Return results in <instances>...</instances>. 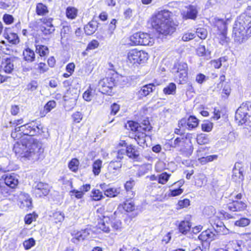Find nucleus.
I'll list each match as a JSON object with an SVG mask.
<instances>
[{
    "label": "nucleus",
    "mask_w": 251,
    "mask_h": 251,
    "mask_svg": "<svg viewBox=\"0 0 251 251\" xmlns=\"http://www.w3.org/2000/svg\"><path fill=\"white\" fill-rule=\"evenodd\" d=\"M44 127L36 119L16 127L11 133L15 141L13 151L21 158L29 159L40 150L38 142L33 138L39 136L44 132Z\"/></svg>",
    "instance_id": "f257e3e1"
},
{
    "label": "nucleus",
    "mask_w": 251,
    "mask_h": 251,
    "mask_svg": "<svg viewBox=\"0 0 251 251\" xmlns=\"http://www.w3.org/2000/svg\"><path fill=\"white\" fill-rule=\"evenodd\" d=\"M172 16L173 13L167 9L156 11L151 15L150 24L159 36H167L176 32L179 23L173 20Z\"/></svg>",
    "instance_id": "f03ea898"
},
{
    "label": "nucleus",
    "mask_w": 251,
    "mask_h": 251,
    "mask_svg": "<svg viewBox=\"0 0 251 251\" xmlns=\"http://www.w3.org/2000/svg\"><path fill=\"white\" fill-rule=\"evenodd\" d=\"M105 208L103 206L98 208L96 210L98 216V222L95 226L97 233L101 234H108L109 236L113 237L121 232L124 228L122 221L120 219L113 218L112 216H105L103 215Z\"/></svg>",
    "instance_id": "7ed1b4c3"
},
{
    "label": "nucleus",
    "mask_w": 251,
    "mask_h": 251,
    "mask_svg": "<svg viewBox=\"0 0 251 251\" xmlns=\"http://www.w3.org/2000/svg\"><path fill=\"white\" fill-rule=\"evenodd\" d=\"M124 127L132 135L131 138L133 139L139 146H142L146 143L147 133L152 129L148 117L143 120L141 123L132 120H128Z\"/></svg>",
    "instance_id": "20e7f679"
},
{
    "label": "nucleus",
    "mask_w": 251,
    "mask_h": 251,
    "mask_svg": "<svg viewBox=\"0 0 251 251\" xmlns=\"http://www.w3.org/2000/svg\"><path fill=\"white\" fill-rule=\"evenodd\" d=\"M251 36V25L242 13L236 19L232 29L231 36L235 43L241 44Z\"/></svg>",
    "instance_id": "39448f33"
},
{
    "label": "nucleus",
    "mask_w": 251,
    "mask_h": 251,
    "mask_svg": "<svg viewBox=\"0 0 251 251\" xmlns=\"http://www.w3.org/2000/svg\"><path fill=\"white\" fill-rule=\"evenodd\" d=\"M122 76L117 71L110 72L107 75L101 79L99 82L98 86L101 93L107 95H111L114 87L120 82Z\"/></svg>",
    "instance_id": "423d86ee"
},
{
    "label": "nucleus",
    "mask_w": 251,
    "mask_h": 251,
    "mask_svg": "<svg viewBox=\"0 0 251 251\" xmlns=\"http://www.w3.org/2000/svg\"><path fill=\"white\" fill-rule=\"evenodd\" d=\"M118 209L126 215V217L124 219V222L127 224H130L133 219L138 215V213L137 212V206L132 198L126 199L124 201L120 203L118 205Z\"/></svg>",
    "instance_id": "0eeeda50"
},
{
    "label": "nucleus",
    "mask_w": 251,
    "mask_h": 251,
    "mask_svg": "<svg viewBox=\"0 0 251 251\" xmlns=\"http://www.w3.org/2000/svg\"><path fill=\"white\" fill-rule=\"evenodd\" d=\"M150 57L149 53L143 50L131 49L126 54V62L133 66H138L146 63Z\"/></svg>",
    "instance_id": "6e6552de"
},
{
    "label": "nucleus",
    "mask_w": 251,
    "mask_h": 251,
    "mask_svg": "<svg viewBox=\"0 0 251 251\" xmlns=\"http://www.w3.org/2000/svg\"><path fill=\"white\" fill-rule=\"evenodd\" d=\"M179 147V151L182 155L189 157L193 152L194 147L191 139L186 136L176 137L174 141L173 145H170V148H175Z\"/></svg>",
    "instance_id": "1a4fd4ad"
},
{
    "label": "nucleus",
    "mask_w": 251,
    "mask_h": 251,
    "mask_svg": "<svg viewBox=\"0 0 251 251\" xmlns=\"http://www.w3.org/2000/svg\"><path fill=\"white\" fill-rule=\"evenodd\" d=\"M174 80L178 84L186 83L188 79V67L186 62L177 61L174 64Z\"/></svg>",
    "instance_id": "9d476101"
},
{
    "label": "nucleus",
    "mask_w": 251,
    "mask_h": 251,
    "mask_svg": "<svg viewBox=\"0 0 251 251\" xmlns=\"http://www.w3.org/2000/svg\"><path fill=\"white\" fill-rule=\"evenodd\" d=\"M129 45L130 46H151L153 40L150 34L138 31L131 35L129 37Z\"/></svg>",
    "instance_id": "9b49d317"
},
{
    "label": "nucleus",
    "mask_w": 251,
    "mask_h": 251,
    "mask_svg": "<svg viewBox=\"0 0 251 251\" xmlns=\"http://www.w3.org/2000/svg\"><path fill=\"white\" fill-rule=\"evenodd\" d=\"M229 19L226 20L223 19H216L215 20L214 26L216 27L218 31V39L219 43L221 45L227 44L229 40L227 37L228 21Z\"/></svg>",
    "instance_id": "f8f14e48"
},
{
    "label": "nucleus",
    "mask_w": 251,
    "mask_h": 251,
    "mask_svg": "<svg viewBox=\"0 0 251 251\" xmlns=\"http://www.w3.org/2000/svg\"><path fill=\"white\" fill-rule=\"evenodd\" d=\"M235 118L239 125H249L251 123V101L248 102L247 107H240L238 108Z\"/></svg>",
    "instance_id": "ddd939ff"
},
{
    "label": "nucleus",
    "mask_w": 251,
    "mask_h": 251,
    "mask_svg": "<svg viewBox=\"0 0 251 251\" xmlns=\"http://www.w3.org/2000/svg\"><path fill=\"white\" fill-rule=\"evenodd\" d=\"M243 195L239 193L234 196V199H230L227 203L228 210L232 212H243L247 210L248 205L245 201H241Z\"/></svg>",
    "instance_id": "4468645a"
},
{
    "label": "nucleus",
    "mask_w": 251,
    "mask_h": 251,
    "mask_svg": "<svg viewBox=\"0 0 251 251\" xmlns=\"http://www.w3.org/2000/svg\"><path fill=\"white\" fill-rule=\"evenodd\" d=\"M53 18L50 17H42L39 19L40 22V29L44 35L52 34L55 30L53 25Z\"/></svg>",
    "instance_id": "2eb2a0df"
},
{
    "label": "nucleus",
    "mask_w": 251,
    "mask_h": 251,
    "mask_svg": "<svg viewBox=\"0 0 251 251\" xmlns=\"http://www.w3.org/2000/svg\"><path fill=\"white\" fill-rule=\"evenodd\" d=\"M200 120L194 115H190L187 118L181 119L178 122V126L185 127L188 130H193L199 126Z\"/></svg>",
    "instance_id": "dca6fc26"
},
{
    "label": "nucleus",
    "mask_w": 251,
    "mask_h": 251,
    "mask_svg": "<svg viewBox=\"0 0 251 251\" xmlns=\"http://www.w3.org/2000/svg\"><path fill=\"white\" fill-rule=\"evenodd\" d=\"M18 205L24 211H28L33 208L32 199L28 194H21L18 200Z\"/></svg>",
    "instance_id": "f3484780"
},
{
    "label": "nucleus",
    "mask_w": 251,
    "mask_h": 251,
    "mask_svg": "<svg viewBox=\"0 0 251 251\" xmlns=\"http://www.w3.org/2000/svg\"><path fill=\"white\" fill-rule=\"evenodd\" d=\"M192 216L190 214H188L181 221L177 226V229L179 233L183 235H187L190 232L192 227Z\"/></svg>",
    "instance_id": "a211bd4d"
},
{
    "label": "nucleus",
    "mask_w": 251,
    "mask_h": 251,
    "mask_svg": "<svg viewBox=\"0 0 251 251\" xmlns=\"http://www.w3.org/2000/svg\"><path fill=\"white\" fill-rule=\"evenodd\" d=\"M216 235L215 231L210 229H207L201 232L198 236V239L201 241L203 245L205 243L206 246L209 247L210 243L215 239Z\"/></svg>",
    "instance_id": "6ab92c4d"
},
{
    "label": "nucleus",
    "mask_w": 251,
    "mask_h": 251,
    "mask_svg": "<svg viewBox=\"0 0 251 251\" xmlns=\"http://www.w3.org/2000/svg\"><path fill=\"white\" fill-rule=\"evenodd\" d=\"M159 85V83H150L142 86L137 92V95L139 99L146 97L151 94L155 89L156 86Z\"/></svg>",
    "instance_id": "aec40b11"
},
{
    "label": "nucleus",
    "mask_w": 251,
    "mask_h": 251,
    "mask_svg": "<svg viewBox=\"0 0 251 251\" xmlns=\"http://www.w3.org/2000/svg\"><path fill=\"white\" fill-rule=\"evenodd\" d=\"M50 192L49 185L46 183L39 182L34 188V193L36 197L43 198Z\"/></svg>",
    "instance_id": "412c9836"
},
{
    "label": "nucleus",
    "mask_w": 251,
    "mask_h": 251,
    "mask_svg": "<svg viewBox=\"0 0 251 251\" xmlns=\"http://www.w3.org/2000/svg\"><path fill=\"white\" fill-rule=\"evenodd\" d=\"M1 179L3 180L5 185L12 189H15L19 183L18 179L14 174H6L2 176Z\"/></svg>",
    "instance_id": "4be33fe9"
},
{
    "label": "nucleus",
    "mask_w": 251,
    "mask_h": 251,
    "mask_svg": "<svg viewBox=\"0 0 251 251\" xmlns=\"http://www.w3.org/2000/svg\"><path fill=\"white\" fill-rule=\"evenodd\" d=\"M126 153L127 156L135 161H140V153L137 147L133 144H129L126 148Z\"/></svg>",
    "instance_id": "5701e85b"
},
{
    "label": "nucleus",
    "mask_w": 251,
    "mask_h": 251,
    "mask_svg": "<svg viewBox=\"0 0 251 251\" xmlns=\"http://www.w3.org/2000/svg\"><path fill=\"white\" fill-rule=\"evenodd\" d=\"M100 23L97 20L93 18L84 26V31L87 35L93 34L98 29Z\"/></svg>",
    "instance_id": "b1692460"
},
{
    "label": "nucleus",
    "mask_w": 251,
    "mask_h": 251,
    "mask_svg": "<svg viewBox=\"0 0 251 251\" xmlns=\"http://www.w3.org/2000/svg\"><path fill=\"white\" fill-rule=\"evenodd\" d=\"M186 8L187 9V11L182 14L183 19L195 20L198 15V11L196 7L193 5H189L186 7Z\"/></svg>",
    "instance_id": "393cba45"
},
{
    "label": "nucleus",
    "mask_w": 251,
    "mask_h": 251,
    "mask_svg": "<svg viewBox=\"0 0 251 251\" xmlns=\"http://www.w3.org/2000/svg\"><path fill=\"white\" fill-rule=\"evenodd\" d=\"M89 230L88 229H81L74 233L72 238V242L75 243L80 241H83L89 235Z\"/></svg>",
    "instance_id": "a878e982"
},
{
    "label": "nucleus",
    "mask_w": 251,
    "mask_h": 251,
    "mask_svg": "<svg viewBox=\"0 0 251 251\" xmlns=\"http://www.w3.org/2000/svg\"><path fill=\"white\" fill-rule=\"evenodd\" d=\"M56 106V102L54 100L48 101L44 105L43 108L39 110V116L41 118L44 117L46 115L54 109Z\"/></svg>",
    "instance_id": "bb28decb"
},
{
    "label": "nucleus",
    "mask_w": 251,
    "mask_h": 251,
    "mask_svg": "<svg viewBox=\"0 0 251 251\" xmlns=\"http://www.w3.org/2000/svg\"><path fill=\"white\" fill-rule=\"evenodd\" d=\"M35 11L37 16L42 17L48 15L50 12L48 6L42 2L36 4Z\"/></svg>",
    "instance_id": "cd10ccee"
},
{
    "label": "nucleus",
    "mask_w": 251,
    "mask_h": 251,
    "mask_svg": "<svg viewBox=\"0 0 251 251\" xmlns=\"http://www.w3.org/2000/svg\"><path fill=\"white\" fill-rule=\"evenodd\" d=\"M13 59L11 57L6 58L1 62V69L3 68L6 74H11L14 70Z\"/></svg>",
    "instance_id": "c85d7f7f"
},
{
    "label": "nucleus",
    "mask_w": 251,
    "mask_h": 251,
    "mask_svg": "<svg viewBox=\"0 0 251 251\" xmlns=\"http://www.w3.org/2000/svg\"><path fill=\"white\" fill-rule=\"evenodd\" d=\"M65 16L69 20H75L78 16V9L75 6H69L66 9Z\"/></svg>",
    "instance_id": "c756f323"
},
{
    "label": "nucleus",
    "mask_w": 251,
    "mask_h": 251,
    "mask_svg": "<svg viewBox=\"0 0 251 251\" xmlns=\"http://www.w3.org/2000/svg\"><path fill=\"white\" fill-rule=\"evenodd\" d=\"M64 218V214L62 212L55 211L50 215L49 220L52 223L56 224L62 222Z\"/></svg>",
    "instance_id": "7c9ffc66"
},
{
    "label": "nucleus",
    "mask_w": 251,
    "mask_h": 251,
    "mask_svg": "<svg viewBox=\"0 0 251 251\" xmlns=\"http://www.w3.org/2000/svg\"><path fill=\"white\" fill-rule=\"evenodd\" d=\"M121 187H110L103 190L104 195L108 198H115L120 194Z\"/></svg>",
    "instance_id": "2f4dec72"
},
{
    "label": "nucleus",
    "mask_w": 251,
    "mask_h": 251,
    "mask_svg": "<svg viewBox=\"0 0 251 251\" xmlns=\"http://www.w3.org/2000/svg\"><path fill=\"white\" fill-rule=\"evenodd\" d=\"M102 168V161L100 159H97L94 161L92 164V171L95 176H99Z\"/></svg>",
    "instance_id": "473e14b6"
},
{
    "label": "nucleus",
    "mask_w": 251,
    "mask_h": 251,
    "mask_svg": "<svg viewBox=\"0 0 251 251\" xmlns=\"http://www.w3.org/2000/svg\"><path fill=\"white\" fill-rule=\"evenodd\" d=\"M23 56L24 60L27 62H32L35 60V53L33 50L28 48L24 50Z\"/></svg>",
    "instance_id": "72a5a7b5"
},
{
    "label": "nucleus",
    "mask_w": 251,
    "mask_h": 251,
    "mask_svg": "<svg viewBox=\"0 0 251 251\" xmlns=\"http://www.w3.org/2000/svg\"><path fill=\"white\" fill-rule=\"evenodd\" d=\"M33 69L36 73L39 74H45L49 70L48 66L44 62L35 63Z\"/></svg>",
    "instance_id": "f704fd0d"
},
{
    "label": "nucleus",
    "mask_w": 251,
    "mask_h": 251,
    "mask_svg": "<svg viewBox=\"0 0 251 251\" xmlns=\"http://www.w3.org/2000/svg\"><path fill=\"white\" fill-rule=\"evenodd\" d=\"M69 170L74 173H77L79 170L80 162L77 158H72L68 164Z\"/></svg>",
    "instance_id": "c9c22d12"
},
{
    "label": "nucleus",
    "mask_w": 251,
    "mask_h": 251,
    "mask_svg": "<svg viewBox=\"0 0 251 251\" xmlns=\"http://www.w3.org/2000/svg\"><path fill=\"white\" fill-rule=\"evenodd\" d=\"M4 38L8 42L12 45L18 44L20 42L19 38L17 33L14 32H10L9 33H5L4 34Z\"/></svg>",
    "instance_id": "e433bc0d"
},
{
    "label": "nucleus",
    "mask_w": 251,
    "mask_h": 251,
    "mask_svg": "<svg viewBox=\"0 0 251 251\" xmlns=\"http://www.w3.org/2000/svg\"><path fill=\"white\" fill-rule=\"evenodd\" d=\"M35 51L41 57H45L48 56L50 53L48 47L43 45H35Z\"/></svg>",
    "instance_id": "4c0bfd02"
},
{
    "label": "nucleus",
    "mask_w": 251,
    "mask_h": 251,
    "mask_svg": "<svg viewBox=\"0 0 251 251\" xmlns=\"http://www.w3.org/2000/svg\"><path fill=\"white\" fill-rule=\"evenodd\" d=\"M75 90L74 88L68 89L65 93L64 99L65 100H71L73 102H75L78 97V94L76 92H74Z\"/></svg>",
    "instance_id": "58836bf2"
},
{
    "label": "nucleus",
    "mask_w": 251,
    "mask_h": 251,
    "mask_svg": "<svg viewBox=\"0 0 251 251\" xmlns=\"http://www.w3.org/2000/svg\"><path fill=\"white\" fill-rule=\"evenodd\" d=\"M92 201H100L104 198L102 192L98 189H93L90 195Z\"/></svg>",
    "instance_id": "ea45409f"
},
{
    "label": "nucleus",
    "mask_w": 251,
    "mask_h": 251,
    "mask_svg": "<svg viewBox=\"0 0 251 251\" xmlns=\"http://www.w3.org/2000/svg\"><path fill=\"white\" fill-rule=\"evenodd\" d=\"M176 86L174 82H171L168 84L163 89V93L166 95H175L176 93Z\"/></svg>",
    "instance_id": "a19ab883"
},
{
    "label": "nucleus",
    "mask_w": 251,
    "mask_h": 251,
    "mask_svg": "<svg viewBox=\"0 0 251 251\" xmlns=\"http://www.w3.org/2000/svg\"><path fill=\"white\" fill-rule=\"evenodd\" d=\"M99 42L96 40L93 39L91 40L87 45V46L85 50L82 52V55L83 56H87L88 55V51L90 50H93L97 49L99 46Z\"/></svg>",
    "instance_id": "79ce46f5"
},
{
    "label": "nucleus",
    "mask_w": 251,
    "mask_h": 251,
    "mask_svg": "<svg viewBox=\"0 0 251 251\" xmlns=\"http://www.w3.org/2000/svg\"><path fill=\"white\" fill-rule=\"evenodd\" d=\"M75 68V65L74 62H70L66 66V73L62 75L64 78H68L71 76L74 73Z\"/></svg>",
    "instance_id": "37998d69"
},
{
    "label": "nucleus",
    "mask_w": 251,
    "mask_h": 251,
    "mask_svg": "<svg viewBox=\"0 0 251 251\" xmlns=\"http://www.w3.org/2000/svg\"><path fill=\"white\" fill-rule=\"evenodd\" d=\"M197 143L200 145H203L209 143V139L208 135L204 133H200L197 135L196 138Z\"/></svg>",
    "instance_id": "c03bdc74"
},
{
    "label": "nucleus",
    "mask_w": 251,
    "mask_h": 251,
    "mask_svg": "<svg viewBox=\"0 0 251 251\" xmlns=\"http://www.w3.org/2000/svg\"><path fill=\"white\" fill-rule=\"evenodd\" d=\"M171 174H168L166 172H164L158 176V183L159 184L164 185L169 181Z\"/></svg>",
    "instance_id": "a18cd8bd"
},
{
    "label": "nucleus",
    "mask_w": 251,
    "mask_h": 251,
    "mask_svg": "<svg viewBox=\"0 0 251 251\" xmlns=\"http://www.w3.org/2000/svg\"><path fill=\"white\" fill-rule=\"evenodd\" d=\"M190 205V201L189 199L185 198L179 200L176 204V209L177 210L187 208Z\"/></svg>",
    "instance_id": "49530a36"
},
{
    "label": "nucleus",
    "mask_w": 251,
    "mask_h": 251,
    "mask_svg": "<svg viewBox=\"0 0 251 251\" xmlns=\"http://www.w3.org/2000/svg\"><path fill=\"white\" fill-rule=\"evenodd\" d=\"M135 185V182L133 179H130L126 181L124 184V187L126 192H131L132 197L135 195V192L133 191L132 189Z\"/></svg>",
    "instance_id": "de8ad7c7"
},
{
    "label": "nucleus",
    "mask_w": 251,
    "mask_h": 251,
    "mask_svg": "<svg viewBox=\"0 0 251 251\" xmlns=\"http://www.w3.org/2000/svg\"><path fill=\"white\" fill-rule=\"evenodd\" d=\"M38 215L33 211L31 213L26 214L24 218V221L25 224L30 225L33 221H35Z\"/></svg>",
    "instance_id": "09e8293b"
},
{
    "label": "nucleus",
    "mask_w": 251,
    "mask_h": 251,
    "mask_svg": "<svg viewBox=\"0 0 251 251\" xmlns=\"http://www.w3.org/2000/svg\"><path fill=\"white\" fill-rule=\"evenodd\" d=\"M121 167L122 163L120 161H112L109 163L108 169L109 171L115 172L119 171Z\"/></svg>",
    "instance_id": "8fccbe9b"
},
{
    "label": "nucleus",
    "mask_w": 251,
    "mask_h": 251,
    "mask_svg": "<svg viewBox=\"0 0 251 251\" xmlns=\"http://www.w3.org/2000/svg\"><path fill=\"white\" fill-rule=\"evenodd\" d=\"M213 128V123L211 122L206 120L201 124V129L203 132H210Z\"/></svg>",
    "instance_id": "3c124183"
},
{
    "label": "nucleus",
    "mask_w": 251,
    "mask_h": 251,
    "mask_svg": "<svg viewBox=\"0 0 251 251\" xmlns=\"http://www.w3.org/2000/svg\"><path fill=\"white\" fill-rule=\"evenodd\" d=\"M83 115L79 111H76L72 114L71 118L72 120V123L73 124H76L80 123L82 120Z\"/></svg>",
    "instance_id": "603ef678"
},
{
    "label": "nucleus",
    "mask_w": 251,
    "mask_h": 251,
    "mask_svg": "<svg viewBox=\"0 0 251 251\" xmlns=\"http://www.w3.org/2000/svg\"><path fill=\"white\" fill-rule=\"evenodd\" d=\"M228 60L226 56L220 57L218 59H213L211 61V64L215 69H219L222 66V62H226Z\"/></svg>",
    "instance_id": "864d4df0"
},
{
    "label": "nucleus",
    "mask_w": 251,
    "mask_h": 251,
    "mask_svg": "<svg viewBox=\"0 0 251 251\" xmlns=\"http://www.w3.org/2000/svg\"><path fill=\"white\" fill-rule=\"evenodd\" d=\"M36 241L32 237H30L23 242V247L25 250H28L35 245Z\"/></svg>",
    "instance_id": "5fc2aeb1"
},
{
    "label": "nucleus",
    "mask_w": 251,
    "mask_h": 251,
    "mask_svg": "<svg viewBox=\"0 0 251 251\" xmlns=\"http://www.w3.org/2000/svg\"><path fill=\"white\" fill-rule=\"evenodd\" d=\"M231 89L229 84H226L223 87L222 92V97L225 99H227L230 95Z\"/></svg>",
    "instance_id": "6e6d98bb"
},
{
    "label": "nucleus",
    "mask_w": 251,
    "mask_h": 251,
    "mask_svg": "<svg viewBox=\"0 0 251 251\" xmlns=\"http://www.w3.org/2000/svg\"><path fill=\"white\" fill-rule=\"evenodd\" d=\"M218 158V155L216 154L210 155L206 157H202L199 158V161L201 164H206L208 162H211Z\"/></svg>",
    "instance_id": "4d7b16f0"
},
{
    "label": "nucleus",
    "mask_w": 251,
    "mask_h": 251,
    "mask_svg": "<svg viewBox=\"0 0 251 251\" xmlns=\"http://www.w3.org/2000/svg\"><path fill=\"white\" fill-rule=\"evenodd\" d=\"M14 18L13 15L5 13L2 16V21L6 25H12L14 22Z\"/></svg>",
    "instance_id": "13d9d810"
},
{
    "label": "nucleus",
    "mask_w": 251,
    "mask_h": 251,
    "mask_svg": "<svg viewBox=\"0 0 251 251\" xmlns=\"http://www.w3.org/2000/svg\"><path fill=\"white\" fill-rule=\"evenodd\" d=\"M121 106L116 102H114L110 106L109 115L111 116L116 115L120 111Z\"/></svg>",
    "instance_id": "bf43d9fd"
},
{
    "label": "nucleus",
    "mask_w": 251,
    "mask_h": 251,
    "mask_svg": "<svg viewBox=\"0 0 251 251\" xmlns=\"http://www.w3.org/2000/svg\"><path fill=\"white\" fill-rule=\"evenodd\" d=\"M10 192L7 187L0 182V198L9 196Z\"/></svg>",
    "instance_id": "052dcab7"
},
{
    "label": "nucleus",
    "mask_w": 251,
    "mask_h": 251,
    "mask_svg": "<svg viewBox=\"0 0 251 251\" xmlns=\"http://www.w3.org/2000/svg\"><path fill=\"white\" fill-rule=\"evenodd\" d=\"M218 217L223 220L234 218V217L232 215L224 210H222L218 212Z\"/></svg>",
    "instance_id": "680f3d73"
},
{
    "label": "nucleus",
    "mask_w": 251,
    "mask_h": 251,
    "mask_svg": "<svg viewBox=\"0 0 251 251\" xmlns=\"http://www.w3.org/2000/svg\"><path fill=\"white\" fill-rule=\"evenodd\" d=\"M196 37L195 33L186 32H184L181 37V40L184 42H188L194 39Z\"/></svg>",
    "instance_id": "e2e57ef3"
},
{
    "label": "nucleus",
    "mask_w": 251,
    "mask_h": 251,
    "mask_svg": "<svg viewBox=\"0 0 251 251\" xmlns=\"http://www.w3.org/2000/svg\"><path fill=\"white\" fill-rule=\"evenodd\" d=\"M250 223V220L247 218H241L239 220L236 221L235 223V225L244 227L249 225Z\"/></svg>",
    "instance_id": "0e129e2a"
},
{
    "label": "nucleus",
    "mask_w": 251,
    "mask_h": 251,
    "mask_svg": "<svg viewBox=\"0 0 251 251\" xmlns=\"http://www.w3.org/2000/svg\"><path fill=\"white\" fill-rule=\"evenodd\" d=\"M196 33L197 36L201 39H205L207 36V31L206 29L203 28H198Z\"/></svg>",
    "instance_id": "69168bd1"
},
{
    "label": "nucleus",
    "mask_w": 251,
    "mask_h": 251,
    "mask_svg": "<svg viewBox=\"0 0 251 251\" xmlns=\"http://www.w3.org/2000/svg\"><path fill=\"white\" fill-rule=\"evenodd\" d=\"M92 91V88L91 85H90L87 90H86L82 95V97L85 100L90 101L91 100Z\"/></svg>",
    "instance_id": "338daca9"
},
{
    "label": "nucleus",
    "mask_w": 251,
    "mask_h": 251,
    "mask_svg": "<svg viewBox=\"0 0 251 251\" xmlns=\"http://www.w3.org/2000/svg\"><path fill=\"white\" fill-rule=\"evenodd\" d=\"M196 52L199 56H204L206 55L205 46L203 45H200L196 50Z\"/></svg>",
    "instance_id": "774afa93"
}]
</instances>
